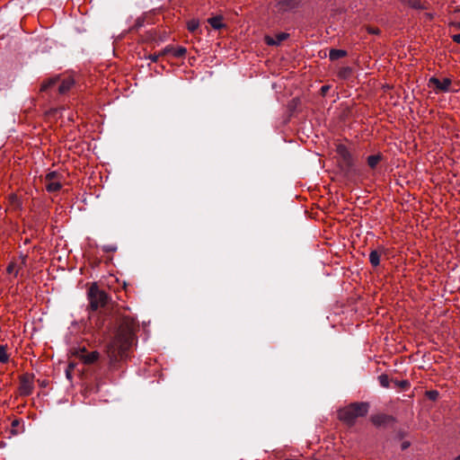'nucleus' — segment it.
Wrapping results in <instances>:
<instances>
[{"label": "nucleus", "instance_id": "f257e3e1", "mask_svg": "<svg viewBox=\"0 0 460 460\" xmlns=\"http://www.w3.org/2000/svg\"><path fill=\"white\" fill-rule=\"evenodd\" d=\"M90 307L96 311L102 309L104 318L102 325L107 331L112 332V339L107 345V354L111 362L123 359L127 357V351L134 341V332L136 328L135 320L124 315L119 311L113 312V306L108 295L101 290L97 285H93L88 290Z\"/></svg>", "mask_w": 460, "mask_h": 460}, {"label": "nucleus", "instance_id": "f03ea898", "mask_svg": "<svg viewBox=\"0 0 460 460\" xmlns=\"http://www.w3.org/2000/svg\"><path fill=\"white\" fill-rule=\"evenodd\" d=\"M368 402H353L350 403L349 406L341 409L338 412V417L349 427H352L355 424L357 418L364 417L367 415V413L368 412Z\"/></svg>", "mask_w": 460, "mask_h": 460}, {"label": "nucleus", "instance_id": "7ed1b4c3", "mask_svg": "<svg viewBox=\"0 0 460 460\" xmlns=\"http://www.w3.org/2000/svg\"><path fill=\"white\" fill-rule=\"evenodd\" d=\"M74 355L87 365L97 362L100 358L98 351H88L84 347L75 349Z\"/></svg>", "mask_w": 460, "mask_h": 460}, {"label": "nucleus", "instance_id": "20e7f679", "mask_svg": "<svg viewBox=\"0 0 460 460\" xmlns=\"http://www.w3.org/2000/svg\"><path fill=\"white\" fill-rule=\"evenodd\" d=\"M33 379L34 375L24 374L20 377V394L22 396H29L33 391Z\"/></svg>", "mask_w": 460, "mask_h": 460}, {"label": "nucleus", "instance_id": "39448f33", "mask_svg": "<svg viewBox=\"0 0 460 460\" xmlns=\"http://www.w3.org/2000/svg\"><path fill=\"white\" fill-rule=\"evenodd\" d=\"M452 81L449 78H444L440 81L438 78L432 76L429 80L428 85L435 88L437 92L448 93L451 92L450 85Z\"/></svg>", "mask_w": 460, "mask_h": 460}, {"label": "nucleus", "instance_id": "423d86ee", "mask_svg": "<svg viewBox=\"0 0 460 460\" xmlns=\"http://www.w3.org/2000/svg\"><path fill=\"white\" fill-rule=\"evenodd\" d=\"M300 2V0H279L276 7L279 13L292 12L299 7Z\"/></svg>", "mask_w": 460, "mask_h": 460}, {"label": "nucleus", "instance_id": "0eeeda50", "mask_svg": "<svg viewBox=\"0 0 460 460\" xmlns=\"http://www.w3.org/2000/svg\"><path fill=\"white\" fill-rule=\"evenodd\" d=\"M337 154L341 157L343 164L348 169H350L353 166V164H354L353 157H352L350 152L349 151V149L345 146L339 145L337 146Z\"/></svg>", "mask_w": 460, "mask_h": 460}, {"label": "nucleus", "instance_id": "6e6552de", "mask_svg": "<svg viewBox=\"0 0 460 460\" xmlns=\"http://www.w3.org/2000/svg\"><path fill=\"white\" fill-rule=\"evenodd\" d=\"M371 421L376 427H388L392 425L395 420L391 415L386 414H376L371 417Z\"/></svg>", "mask_w": 460, "mask_h": 460}, {"label": "nucleus", "instance_id": "1a4fd4ad", "mask_svg": "<svg viewBox=\"0 0 460 460\" xmlns=\"http://www.w3.org/2000/svg\"><path fill=\"white\" fill-rule=\"evenodd\" d=\"M289 38V34L287 32H279L276 34L275 38L270 36H265V42L269 46H279L282 41L288 40Z\"/></svg>", "mask_w": 460, "mask_h": 460}, {"label": "nucleus", "instance_id": "9d476101", "mask_svg": "<svg viewBox=\"0 0 460 460\" xmlns=\"http://www.w3.org/2000/svg\"><path fill=\"white\" fill-rule=\"evenodd\" d=\"M75 84V80L67 76L62 80L60 84L58 85V91L60 94L66 93Z\"/></svg>", "mask_w": 460, "mask_h": 460}, {"label": "nucleus", "instance_id": "9b49d317", "mask_svg": "<svg viewBox=\"0 0 460 460\" xmlns=\"http://www.w3.org/2000/svg\"><path fill=\"white\" fill-rule=\"evenodd\" d=\"M384 158L383 155L382 154H376V155H369L367 159V165L371 168V169H375L376 167V165L378 164V163L380 161H382Z\"/></svg>", "mask_w": 460, "mask_h": 460}, {"label": "nucleus", "instance_id": "f8f14e48", "mask_svg": "<svg viewBox=\"0 0 460 460\" xmlns=\"http://www.w3.org/2000/svg\"><path fill=\"white\" fill-rule=\"evenodd\" d=\"M59 76L52 77L48 79L47 81L43 82L40 87L41 92H47L48 90L51 89L54 85L57 84V83L59 81Z\"/></svg>", "mask_w": 460, "mask_h": 460}, {"label": "nucleus", "instance_id": "ddd939ff", "mask_svg": "<svg viewBox=\"0 0 460 460\" xmlns=\"http://www.w3.org/2000/svg\"><path fill=\"white\" fill-rule=\"evenodd\" d=\"M346 56H347V51L343 50V49H332L329 53V58L332 61L337 60V59L344 58Z\"/></svg>", "mask_w": 460, "mask_h": 460}, {"label": "nucleus", "instance_id": "4468645a", "mask_svg": "<svg viewBox=\"0 0 460 460\" xmlns=\"http://www.w3.org/2000/svg\"><path fill=\"white\" fill-rule=\"evenodd\" d=\"M208 22L215 30H219L225 26V24L222 22V16L211 17L208 20Z\"/></svg>", "mask_w": 460, "mask_h": 460}, {"label": "nucleus", "instance_id": "2eb2a0df", "mask_svg": "<svg viewBox=\"0 0 460 460\" xmlns=\"http://www.w3.org/2000/svg\"><path fill=\"white\" fill-rule=\"evenodd\" d=\"M369 261L373 267H377L380 264V253L374 250L369 254Z\"/></svg>", "mask_w": 460, "mask_h": 460}, {"label": "nucleus", "instance_id": "dca6fc26", "mask_svg": "<svg viewBox=\"0 0 460 460\" xmlns=\"http://www.w3.org/2000/svg\"><path fill=\"white\" fill-rule=\"evenodd\" d=\"M352 74V68L349 66L341 67L338 72V76L341 79H348Z\"/></svg>", "mask_w": 460, "mask_h": 460}, {"label": "nucleus", "instance_id": "f3484780", "mask_svg": "<svg viewBox=\"0 0 460 460\" xmlns=\"http://www.w3.org/2000/svg\"><path fill=\"white\" fill-rule=\"evenodd\" d=\"M62 185L60 182L55 181L46 183V190L49 192H56L61 189Z\"/></svg>", "mask_w": 460, "mask_h": 460}, {"label": "nucleus", "instance_id": "a211bd4d", "mask_svg": "<svg viewBox=\"0 0 460 460\" xmlns=\"http://www.w3.org/2000/svg\"><path fill=\"white\" fill-rule=\"evenodd\" d=\"M6 346L0 345V363H6L9 360V356L6 353Z\"/></svg>", "mask_w": 460, "mask_h": 460}, {"label": "nucleus", "instance_id": "6ab92c4d", "mask_svg": "<svg viewBox=\"0 0 460 460\" xmlns=\"http://www.w3.org/2000/svg\"><path fill=\"white\" fill-rule=\"evenodd\" d=\"M403 1L406 2L412 8H415V9H423L424 8L420 0H403Z\"/></svg>", "mask_w": 460, "mask_h": 460}, {"label": "nucleus", "instance_id": "aec40b11", "mask_svg": "<svg viewBox=\"0 0 460 460\" xmlns=\"http://www.w3.org/2000/svg\"><path fill=\"white\" fill-rule=\"evenodd\" d=\"M186 52H187V49L184 47L174 48L173 57L174 58H182L185 56Z\"/></svg>", "mask_w": 460, "mask_h": 460}, {"label": "nucleus", "instance_id": "412c9836", "mask_svg": "<svg viewBox=\"0 0 460 460\" xmlns=\"http://www.w3.org/2000/svg\"><path fill=\"white\" fill-rule=\"evenodd\" d=\"M199 22L198 20H190L188 22V30L190 32H195L199 29Z\"/></svg>", "mask_w": 460, "mask_h": 460}, {"label": "nucleus", "instance_id": "4be33fe9", "mask_svg": "<svg viewBox=\"0 0 460 460\" xmlns=\"http://www.w3.org/2000/svg\"><path fill=\"white\" fill-rule=\"evenodd\" d=\"M378 380H379L381 386H383L385 388L389 387L390 380H389V377L387 375L383 374V375L379 376Z\"/></svg>", "mask_w": 460, "mask_h": 460}, {"label": "nucleus", "instance_id": "5701e85b", "mask_svg": "<svg viewBox=\"0 0 460 460\" xmlns=\"http://www.w3.org/2000/svg\"><path fill=\"white\" fill-rule=\"evenodd\" d=\"M21 424V421L20 420H13L12 421V429H11V433L13 435H17L20 433V431L17 429V428L20 426Z\"/></svg>", "mask_w": 460, "mask_h": 460}, {"label": "nucleus", "instance_id": "b1692460", "mask_svg": "<svg viewBox=\"0 0 460 460\" xmlns=\"http://www.w3.org/2000/svg\"><path fill=\"white\" fill-rule=\"evenodd\" d=\"M173 50H174V47L169 45V46H166L162 51H160V55H162V57H164L167 55L173 56Z\"/></svg>", "mask_w": 460, "mask_h": 460}, {"label": "nucleus", "instance_id": "393cba45", "mask_svg": "<svg viewBox=\"0 0 460 460\" xmlns=\"http://www.w3.org/2000/svg\"><path fill=\"white\" fill-rule=\"evenodd\" d=\"M392 382H394L395 384V385L400 386L403 390H406L410 386V383L407 380H402L400 382L397 380H392Z\"/></svg>", "mask_w": 460, "mask_h": 460}, {"label": "nucleus", "instance_id": "a878e982", "mask_svg": "<svg viewBox=\"0 0 460 460\" xmlns=\"http://www.w3.org/2000/svg\"><path fill=\"white\" fill-rule=\"evenodd\" d=\"M58 177V173L57 172H50L46 175V183L50 181H55V180Z\"/></svg>", "mask_w": 460, "mask_h": 460}, {"label": "nucleus", "instance_id": "bb28decb", "mask_svg": "<svg viewBox=\"0 0 460 460\" xmlns=\"http://www.w3.org/2000/svg\"><path fill=\"white\" fill-rule=\"evenodd\" d=\"M117 250V246L114 244H106L102 246V251L105 252H114Z\"/></svg>", "mask_w": 460, "mask_h": 460}, {"label": "nucleus", "instance_id": "cd10ccee", "mask_svg": "<svg viewBox=\"0 0 460 460\" xmlns=\"http://www.w3.org/2000/svg\"><path fill=\"white\" fill-rule=\"evenodd\" d=\"M14 269H15V263L14 262H10L6 268V271L8 274H13L14 273L15 276H17V273L18 271H15L14 272Z\"/></svg>", "mask_w": 460, "mask_h": 460}, {"label": "nucleus", "instance_id": "c85d7f7f", "mask_svg": "<svg viewBox=\"0 0 460 460\" xmlns=\"http://www.w3.org/2000/svg\"><path fill=\"white\" fill-rule=\"evenodd\" d=\"M427 395H428L429 399H430L432 401H436L438 397V393L437 391H429L427 393Z\"/></svg>", "mask_w": 460, "mask_h": 460}, {"label": "nucleus", "instance_id": "c756f323", "mask_svg": "<svg viewBox=\"0 0 460 460\" xmlns=\"http://www.w3.org/2000/svg\"><path fill=\"white\" fill-rule=\"evenodd\" d=\"M367 31L368 33H371V34H379L380 33V30L378 28H374V27H371V26H368L367 28Z\"/></svg>", "mask_w": 460, "mask_h": 460}, {"label": "nucleus", "instance_id": "7c9ffc66", "mask_svg": "<svg viewBox=\"0 0 460 460\" xmlns=\"http://www.w3.org/2000/svg\"><path fill=\"white\" fill-rule=\"evenodd\" d=\"M330 89V85H323L320 89L321 94L323 96L326 95Z\"/></svg>", "mask_w": 460, "mask_h": 460}, {"label": "nucleus", "instance_id": "2f4dec72", "mask_svg": "<svg viewBox=\"0 0 460 460\" xmlns=\"http://www.w3.org/2000/svg\"><path fill=\"white\" fill-rule=\"evenodd\" d=\"M162 57V55H160V52L158 54H153V55H149L148 58L152 61V62H157L158 58Z\"/></svg>", "mask_w": 460, "mask_h": 460}, {"label": "nucleus", "instance_id": "473e14b6", "mask_svg": "<svg viewBox=\"0 0 460 460\" xmlns=\"http://www.w3.org/2000/svg\"><path fill=\"white\" fill-rule=\"evenodd\" d=\"M452 40H453L455 42H456V43L460 44V33H459V34H455V35H453V36H452Z\"/></svg>", "mask_w": 460, "mask_h": 460}, {"label": "nucleus", "instance_id": "72a5a7b5", "mask_svg": "<svg viewBox=\"0 0 460 460\" xmlns=\"http://www.w3.org/2000/svg\"><path fill=\"white\" fill-rule=\"evenodd\" d=\"M450 26L456 28V30H460V22H451Z\"/></svg>", "mask_w": 460, "mask_h": 460}, {"label": "nucleus", "instance_id": "f704fd0d", "mask_svg": "<svg viewBox=\"0 0 460 460\" xmlns=\"http://www.w3.org/2000/svg\"><path fill=\"white\" fill-rule=\"evenodd\" d=\"M410 445H411V444H410V442H409V441H404V442H402V446H401L402 450H405V449H407V448L410 447Z\"/></svg>", "mask_w": 460, "mask_h": 460}, {"label": "nucleus", "instance_id": "c9c22d12", "mask_svg": "<svg viewBox=\"0 0 460 460\" xmlns=\"http://www.w3.org/2000/svg\"><path fill=\"white\" fill-rule=\"evenodd\" d=\"M25 261H26L25 258H23L22 264H25Z\"/></svg>", "mask_w": 460, "mask_h": 460}, {"label": "nucleus", "instance_id": "e433bc0d", "mask_svg": "<svg viewBox=\"0 0 460 460\" xmlns=\"http://www.w3.org/2000/svg\"><path fill=\"white\" fill-rule=\"evenodd\" d=\"M66 376L69 377L70 376V374L68 371H66Z\"/></svg>", "mask_w": 460, "mask_h": 460}, {"label": "nucleus", "instance_id": "4c0bfd02", "mask_svg": "<svg viewBox=\"0 0 460 460\" xmlns=\"http://www.w3.org/2000/svg\"><path fill=\"white\" fill-rule=\"evenodd\" d=\"M455 460H460V456H458Z\"/></svg>", "mask_w": 460, "mask_h": 460}]
</instances>
